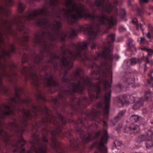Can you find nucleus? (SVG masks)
<instances>
[{
    "label": "nucleus",
    "instance_id": "a211bd4d",
    "mask_svg": "<svg viewBox=\"0 0 153 153\" xmlns=\"http://www.w3.org/2000/svg\"><path fill=\"white\" fill-rule=\"evenodd\" d=\"M26 7V6L24 4L20 2L19 3L18 9L20 13L21 14L23 12Z\"/></svg>",
    "mask_w": 153,
    "mask_h": 153
},
{
    "label": "nucleus",
    "instance_id": "20e7f679",
    "mask_svg": "<svg viewBox=\"0 0 153 153\" xmlns=\"http://www.w3.org/2000/svg\"><path fill=\"white\" fill-rule=\"evenodd\" d=\"M153 136V127L148 130L146 134L140 135L137 139V142L140 143L143 141H147L150 139H152Z\"/></svg>",
    "mask_w": 153,
    "mask_h": 153
},
{
    "label": "nucleus",
    "instance_id": "1a4fd4ad",
    "mask_svg": "<svg viewBox=\"0 0 153 153\" xmlns=\"http://www.w3.org/2000/svg\"><path fill=\"white\" fill-rule=\"evenodd\" d=\"M132 23L134 25L136 29L137 30H138L140 29L142 33H143L144 28L146 27V25L145 24H139L138 22L137 19L136 18L133 19H132Z\"/></svg>",
    "mask_w": 153,
    "mask_h": 153
},
{
    "label": "nucleus",
    "instance_id": "423d86ee",
    "mask_svg": "<svg viewBox=\"0 0 153 153\" xmlns=\"http://www.w3.org/2000/svg\"><path fill=\"white\" fill-rule=\"evenodd\" d=\"M142 50H145L147 52V56L146 58L144 63V71L145 72L147 69V67L146 65L149 64L151 66L153 65V59L150 60L152 56L153 55V50L151 49H147L145 48L142 49Z\"/></svg>",
    "mask_w": 153,
    "mask_h": 153
},
{
    "label": "nucleus",
    "instance_id": "7ed1b4c3",
    "mask_svg": "<svg viewBox=\"0 0 153 153\" xmlns=\"http://www.w3.org/2000/svg\"><path fill=\"white\" fill-rule=\"evenodd\" d=\"M132 74L130 72H125L122 80L123 83H119L117 85V87L123 90V88H127L128 85H131L133 87H136L134 79L131 76Z\"/></svg>",
    "mask_w": 153,
    "mask_h": 153
},
{
    "label": "nucleus",
    "instance_id": "bb28decb",
    "mask_svg": "<svg viewBox=\"0 0 153 153\" xmlns=\"http://www.w3.org/2000/svg\"><path fill=\"white\" fill-rule=\"evenodd\" d=\"M40 0H33V1H39Z\"/></svg>",
    "mask_w": 153,
    "mask_h": 153
},
{
    "label": "nucleus",
    "instance_id": "4be33fe9",
    "mask_svg": "<svg viewBox=\"0 0 153 153\" xmlns=\"http://www.w3.org/2000/svg\"><path fill=\"white\" fill-rule=\"evenodd\" d=\"M120 15L122 17H123L126 14V12L125 10L122 8L120 9Z\"/></svg>",
    "mask_w": 153,
    "mask_h": 153
},
{
    "label": "nucleus",
    "instance_id": "2eb2a0df",
    "mask_svg": "<svg viewBox=\"0 0 153 153\" xmlns=\"http://www.w3.org/2000/svg\"><path fill=\"white\" fill-rule=\"evenodd\" d=\"M36 97L38 102H39L40 100L44 102L47 101L45 97L42 95L41 92L39 91V93L36 95Z\"/></svg>",
    "mask_w": 153,
    "mask_h": 153
},
{
    "label": "nucleus",
    "instance_id": "f8f14e48",
    "mask_svg": "<svg viewBox=\"0 0 153 153\" xmlns=\"http://www.w3.org/2000/svg\"><path fill=\"white\" fill-rule=\"evenodd\" d=\"M152 71H150L149 73L148 74V76L149 77L147 80L146 85L147 86H149L153 88V77L152 76Z\"/></svg>",
    "mask_w": 153,
    "mask_h": 153
},
{
    "label": "nucleus",
    "instance_id": "b1692460",
    "mask_svg": "<svg viewBox=\"0 0 153 153\" xmlns=\"http://www.w3.org/2000/svg\"><path fill=\"white\" fill-rule=\"evenodd\" d=\"M123 125L122 124H119L117 128V130L118 131H119L121 128H122Z\"/></svg>",
    "mask_w": 153,
    "mask_h": 153
},
{
    "label": "nucleus",
    "instance_id": "6ab92c4d",
    "mask_svg": "<svg viewBox=\"0 0 153 153\" xmlns=\"http://www.w3.org/2000/svg\"><path fill=\"white\" fill-rule=\"evenodd\" d=\"M122 144V142L120 140H116L113 144V146L117 149H119L120 147Z\"/></svg>",
    "mask_w": 153,
    "mask_h": 153
},
{
    "label": "nucleus",
    "instance_id": "9b49d317",
    "mask_svg": "<svg viewBox=\"0 0 153 153\" xmlns=\"http://www.w3.org/2000/svg\"><path fill=\"white\" fill-rule=\"evenodd\" d=\"M128 46V51L134 53L136 52V49L133 45V41L131 38L129 39L126 42Z\"/></svg>",
    "mask_w": 153,
    "mask_h": 153
},
{
    "label": "nucleus",
    "instance_id": "6e6552de",
    "mask_svg": "<svg viewBox=\"0 0 153 153\" xmlns=\"http://www.w3.org/2000/svg\"><path fill=\"white\" fill-rule=\"evenodd\" d=\"M126 110H123L119 111L118 115L115 117L111 121L110 124L111 126H114L115 123H117L123 117L126 113Z\"/></svg>",
    "mask_w": 153,
    "mask_h": 153
},
{
    "label": "nucleus",
    "instance_id": "39448f33",
    "mask_svg": "<svg viewBox=\"0 0 153 153\" xmlns=\"http://www.w3.org/2000/svg\"><path fill=\"white\" fill-rule=\"evenodd\" d=\"M129 100H131L133 101H135V97L132 95H128L125 94L123 95L122 98L119 97L117 98V102L120 105L119 107H122L125 104L129 103Z\"/></svg>",
    "mask_w": 153,
    "mask_h": 153
},
{
    "label": "nucleus",
    "instance_id": "5701e85b",
    "mask_svg": "<svg viewBox=\"0 0 153 153\" xmlns=\"http://www.w3.org/2000/svg\"><path fill=\"white\" fill-rule=\"evenodd\" d=\"M140 4H147L149 1V0H138Z\"/></svg>",
    "mask_w": 153,
    "mask_h": 153
},
{
    "label": "nucleus",
    "instance_id": "412c9836",
    "mask_svg": "<svg viewBox=\"0 0 153 153\" xmlns=\"http://www.w3.org/2000/svg\"><path fill=\"white\" fill-rule=\"evenodd\" d=\"M14 0H5V3L6 5L12 6L13 5L15 2L13 1Z\"/></svg>",
    "mask_w": 153,
    "mask_h": 153
},
{
    "label": "nucleus",
    "instance_id": "aec40b11",
    "mask_svg": "<svg viewBox=\"0 0 153 153\" xmlns=\"http://www.w3.org/2000/svg\"><path fill=\"white\" fill-rule=\"evenodd\" d=\"M137 41L140 42V43L142 44H146L147 43V40L144 38H139L137 39Z\"/></svg>",
    "mask_w": 153,
    "mask_h": 153
},
{
    "label": "nucleus",
    "instance_id": "f257e3e1",
    "mask_svg": "<svg viewBox=\"0 0 153 153\" xmlns=\"http://www.w3.org/2000/svg\"><path fill=\"white\" fill-rule=\"evenodd\" d=\"M104 29L96 35L89 34L87 42L72 43L74 51L65 48V41L60 50L57 48V72L62 78L60 97L64 94L72 111L71 114H79V117H108L111 100L112 82V63L114 58L120 57L113 54V43L115 35L111 33L103 42L102 51L96 52V56L89 57L87 50L91 43V49L97 43L94 40L102 34Z\"/></svg>",
    "mask_w": 153,
    "mask_h": 153
},
{
    "label": "nucleus",
    "instance_id": "cd10ccee",
    "mask_svg": "<svg viewBox=\"0 0 153 153\" xmlns=\"http://www.w3.org/2000/svg\"><path fill=\"white\" fill-rule=\"evenodd\" d=\"M142 153V152H134L133 153Z\"/></svg>",
    "mask_w": 153,
    "mask_h": 153
},
{
    "label": "nucleus",
    "instance_id": "393cba45",
    "mask_svg": "<svg viewBox=\"0 0 153 153\" xmlns=\"http://www.w3.org/2000/svg\"><path fill=\"white\" fill-rule=\"evenodd\" d=\"M125 30V29L123 27H122V26L120 27L119 28V31L120 32L122 31L123 30Z\"/></svg>",
    "mask_w": 153,
    "mask_h": 153
},
{
    "label": "nucleus",
    "instance_id": "9d476101",
    "mask_svg": "<svg viewBox=\"0 0 153 153\" xmlns=\"http://www.w3.org/2000/svg\"><path fill=\"white\" fill-rule=\"evenodd\" d=\"M143 60L142 59H140L132 58L127 61L126 65L128 66H133L137 63L142 62Z\"/></svg>",
    "mask_w": 153,
    "mask_h": 153
},
{
    "label": "nucleus",
    "instance_id": "a878e982",
    "mask_svg": "<svg viewBox=\"0 0 153 153\" xmlns=\"http://www.w3.org/2000/svg\"><path fill=\"white\" fill-rule=\"evenodd\" d=\"M148 112V110L146 109H144L143 110V112L144 114H146Z\"/></svg>",
    "mask_w": 153,
    "mask_h": 153
},
{
    "label": "nucleus",
    "instance_id": "0eeeda50",
    "mask_svg": "<svg viewBox=\"0 0 153 153\" xmlns=\"http://www.w3.org/2000/svg\"><path fill=\"white\" fill-rule=\"evenodd\" d=\"M131 0H128L127 2L128 6L130 7L132 10L136 11L137 12V16H140L142 20L143 21L142 16L144 12V8H139L136 4L134 5L132 4L131 2Z\"/></svg>",
    "mask_w": 153,
    "mask_h": 153
},
{
    "label": "nucleus",
    "instance_id": "dca6fc26",
    "mask_svg": "<svg viewBox=\"0 0 153 153\" xmlns=\"http://www.w3.org/2000/svg\"><path fill=\"white\" fill-rule=\"evenodd\" d=\"M148 27L149 31L146 34V36L149 39L152 38H153V27L149 24L148 25Z\"/></svg>",
    "mask_w": 153,
    "mask_h": 153
},
{
    "label": "nucleus",
    "instance_id": "4468645a",
    "mask_svg": "<svg viewBox=\"0 0 153 153\" xmlns=\"http://www.w3.org/2000/svg\"><path fill=\"white\" fill-rule=\"evenodd\" d=\"M144 100L143 99H140L137 102L135 103L132 106L134 110H136L139 108L143 104Z\"/></svg>",
    "mask_w": 153,
    "mask_h": 153
},
{
    "label": "nucleus",
    "instance_id": "c85d7f7f",
    "mask_svg": "<svg viewBox=\"0 0 153 153\" xmlns=\"http://www.w3.org/2000/svg\"><path fill=\"white\" fill-rule=\"evenodd\" d=\"M153 1V0H152Z\"/></svg>",
    "mask_w": 153,
    "mask_h": 153
},
{
    "label": "nucleus",
    "instance_id": "ddd939ff",
    "mask_svg": "<svg viewBox=\"0 0 153 153\" xmlns=\"http://www.w3.org/2000/svg\"><path fill=\"white\" fill-rule=\"evenodd\" d=\"M152 96V93L149 89L145 91L144 92V98L147 101H150L151 99Z\"/></svg>",
    "mask_w": 153,
    "mask_h": 153
},
{
    "label": "nucleus",
    "instance_id": "f03ea898",
    "mask_svg": "<svg viewBox=\"0 0 153 153\" xmlns=\"http://www.w3.org/2000/svg\"><path fill=\"white\" fill-rule=\"evenodd\" d=\"M140 118V117L137 115L133 114L127 120V121L129 122V123L125 126L124 128V132L130 134H135L138 133L140 130L139 127L134 124V122L137 123Z\"/></svg>",
    "mask_w": 153,
    "mask_h": 153
},
{
    "label": "nucleus",
    "instance_id": "f3484780",
    "mask_svg": "<svg viewBox=\"0 0 153 153\" xmlns=\"http://www.w3.org/2000/svg\"><path fill=\"white\" fill-rule=\"evenodd\" d=\"M145 144L146 147L147 149H153V138L147 141Z\"/></svg>",
    "mask_w": 153,
    "mask_h": 153
}]
</instances>
